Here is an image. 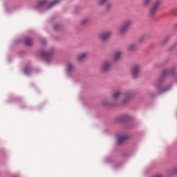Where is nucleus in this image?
Segmentation results:
<instances>
[{
    "mask_svg": "<svg viewBox=\"0 0 177 177\" xmlns=\"http://www.w3.org/2000/svg\"><path fill=\"white\" fill-rule=\"evenodd\" d=\"M120 97H125L121 102L120 104H127L132 97H133V93L131 91L124 92L121 90H118L114 92L112 95V104H117Z\"/></svg>",
    "mask_w": 177,
    "mask_h": 177,
    "instance_id": "1",
    "label": "nucleus"
},
{
    "mask_svg": "<svg viewBox=\"0 0 177 177\" xmlns=\"http://www.w3.org/2000/svg\"><path fill=\"white\" fill-rule=\"evenodd\" d=\"M175 71H176V68L175 66L165 69L162 72L161 78H165V77L174 75V74H175Z\"/></svg>",
    "mask_w": 177,
    "mask_h": 177,
    "instance_id": "2",
    "label": "nucleus"
},
{
    "mask_svg": "<svg viewBox=\"0 0 177 177\" xmlns=\"http://www.w3.org/2000/svg\"><path fill=\"white\" fill-rule=\"evenodd\" d=\"M111 67V62L109 61H104L100 66V70L102 73H106L110 70Z\"/></svg>",
    "mask_w": 177,
    "mask_h": 177,
    "instance_id": "3",
    "label": "nucleus"
},
{
    "mask_svg": "<svg viewBox=\"0 0 177 177\" xmlns=\"http://www.w3.org/2000/svg\"><path fill=\"white\" fill-rule=\"evenodd\" d=\"M140 66L135 65L131 70L132 78H138L140 74Z\"/></svg>",
    "mask_w": 177,
    "mask_h": 177,
    "instance_id": "4",
    "label": "nucleus"
},
{
    "mask_svg": "<svg viewBox=\"0 0 177 177\" xmlns=\"http://www.w3.org/2000/svg\"><path fill=\"white\" fill-rule=\"evenodd\" d=\"M111 37V32L110 31L102 32L99 35V38L101 41H106Z\"/></svg>",
    "mask_w": 177,
    "mask_h": 177,
    "instance_id": "5",
    "label": "nucleus"
},
{
    "mask_svg": "<svg viewBox=\"0 0 177 177\" xmlns=\"http://www.w3.org/2000/svg\"><path fill=\"white\" fill-rule=\"evenodd\" d=\"M121 55H122V53L121 51H115L113 57L114 62H118V60H120V59H121Z\"/></svg>",
    "mask_w": 177,
    "mask_h": 177,
    "instance_id": "6",
    "label": "nucleus"
},
{
    "mask_svg": "<svg viewBox=\"0 0 177 177\" xmlns=\"http://www.w3.org/2000/svg\"><path fill=\"white\" fill-rule=\"evenodd\" d=\"M88 55L86 52L82 53L77 56V59L79 62H82V60H85L88 57Z\"/></svg>",
    "mask_w": 177,
    "mask_h": 177,
    "instance_id": "7",
    "label": "nucleus"
},
{
    "mask_svg": "<svg viewBox=\"0 0 177 177\" xmlns=\"http://www.w3.org/2000/svg\"><path fill=\"white\" fill-rule=\"evenodd\" d=\"M129 138L128 136H120L118 138V144L121 145L124 143Z\"/></svg>",
    "mask_w": 177,
    "mask_h": 177,
    "instance_id": "8",
    "label": "nucleus"
},
{
    "mask_svg": "<svg viewBox=\"0 0 177 177\" xmlns=\"http://www.w3.org/2000/svg\"><path fill=\"white\" fill-rule=\"evenodd\" d=\"M157 12H158V10L154 7H152L149 10V16L153 17V16H156V15H157Z\"/></svg>",
    "mask_w": 177,
    "mask_h": 177,
    "instance_id": "9",
    "label": "nucleus"
},
{
    "mask_svg": "<svg viewBox=\"0 0 177 177\" xmlns=\"http://www.w3.org/2000/svg\"><path fill=\"white\" fill-rule=\"evenodd\" d=\"M124 27H126V28L129 30V27H131V26H132V21H131V19H127L126 21H124L122 24Z\"/></svg>",
    "mask_w": 177,
    "mask_h": 177,
    "instance_id": "10",
    "label": "nucleus"
},
{
    "mask_svg": "<svg viewBox=\"0 0 177 177\" xmlns=\"http://www.w3.org/2000/svg\"><path fill=\"white\" fill-rule=\"evenodd\" d=\"M53 55V51L46 53L45 51L41 52V55L44 59H49V57H51Z\"/></svg>",
    "mask_w": 177,
    "mask_h": 177,
    "instance_id": "11",
    "label": "nucleus"
},
{
    "mask_svg": "<svg viewBox=\"0 0 177 177\" xmlns=\"http://www.w3.org/2000/svg\"><path fill=\"white\" fill-rule=\"evenodd\" d=\"M66 70L67 71H68V73H70L71 71H74V70H75V68L74 67V65H73V64L68 63L66 64Z\"/></svg>",
    "mask_w": 177,
    "mask_h": 177,
    "instance_id": "12",
    "label": "nucleus"
},
{
    "mask_svg": "<svg viewBox=\"0 0 177 177\" xmlns=\"http://www.w3.org/2000/svg\"><path fill=\"white\" fill-rule=\"evenodd\" d=\"M129 29H127V28H126L125 26H124V25H122L120 28L118 29V32L120 34H125V32H127V31H128Z\"/></svg>",
    "mask_w": 177,
    "mask_h": 177,
    "instance_id": "13",
    "label": "nucleus"
},
{
    "mask_svg": "<svg viewBox=\"0 0 177 177\" xmlns=\"http://www.w3.org/2000/svg\"><path fill=\"white\" fill-rule=\"evenodd\" d=\"M46 2H47L46 0H39L37 2V8H42L44 5H46Z\"/></svg>",
    "mask_w": 177,
    "mask_h": 177,
    "instance_id": "14",
    "label": "nucleus"
},
{
    "mask_svg": "<svg viewBox=\"0 0 177 177\" xmlns=\"http://www.w3.org/2000/svg\"><path fill=\"white\" fill-rule=\"evenodd\" d=\"M160 5H161V0H156L154 2L152 7L155 8V9L158 10V8H160Z\"/></svg>",
    "mask_w": 177,
    "mask_h": 177,
    "instance_id": "15",
    "label": "nucleus"
},
{
    "mask_svg": "<svg viewBox=\"0 0 177 177\" xmlns=\"http://www.w3.org/2000/svg\"><path fill=\"white\" fill-rule=\"evenodd\" d=\"M25 44L26 45H27V46H31V44H32V39L27 37L25 39Z\"/></svg>",
    "mask_w": 177,
    "mask_h": 177,
    "instance_id": "16",
    "label": "nucleus"
},
{
    "mask_svg": "<svg viewBox=\"0 0 177 177\" xmlns=\"http://www.w3.org/2000/svg\"><path fill=\"white\" fill-rule=\"evenodd\" d=\"M59 0H54L48 6V9H50V8H53V6H56L57 3H59Z\"/></svg>",
    "mask_w": 177,
    "mask_h": 177,
    "instance_id": "17",
    "label": "nucleus"
},
{
    "mask_svg": "<svg viewBox=\"0 0 177 177\" xmlns=\"http://www.w3.org/2000/svg\"><path fill=\"white\" fill-rule=\"evenodd\" d=\"M128 49L129 50H135V49H136V44H130L128 46Z\"/></svg>",
    "mask_w": 177,
    "mask_h": 177,
    "instance_id": "18",
    "label": "nucleus"
},
{
    "mask_svg": "<svg viewBox=\"0 0 177 177\" xmlns=\"http://www.w3.org/2000/svg\"><path fill=\"white\" fill-rule=\"evenodd\" d=\"M151 3V0H144L143 1V5L144 6H149Z\"/></svg>",
    "mask_w": 177,
    "mask_h": 177,
    "instance_id": "19",
    "label": "nucleus"
},
{
    "mask_svg": "<svg viewBox=\"0 0 177 177\" xmlns=\"http://www.w3.org/2000/svg\"><path fill=\"white\" fill-rule=\"evenodd\" d=\"M107 1L109 0H99L98 1V5L100 6H102V5H104V3H106V2H107Z\"/></svg>",
    "mask_w": 177,
    "mask_h": 177,
    "instance_id": "20",
    "label": "nucleus"
},
{
    "mask_svg": "<svg viewBox=\"0 0 177 177\" xmlns=\"http://www.w3.org/2000/svg\"><path fill=\"white\" fill-rule=\"evenodd\" d=\"M111 8H113V4H111V3H106V10H110V9H111Z\"/></svg>",
    "mask_w": 177,
    "mask_h": 177,
    "instance_id": "21",
    "label": "nucleus"
},
{
    "mask_svg": "<svg viewBox=\"0 0 177 177\" xmlns=\"http://www.w3.org/2000/svg\"><path fill=\"white\" fill-rule=\"evenodd\" d=\"M88 22H89V19L88 18H84L81 21L82 24H86Z\"/></svg>",
    "mask_w": 177,
    "mask_h": 177,
    "instance_id": "22",
    "label": "nucleus"
},
{
    "mask_svg": "<svg viewBox=\"0 0 177 177\" xmlns=\"http://www.w3.org/2000/svg\"><path fill=\"white\" fill-rule=\"evenodd\" d=\"M169 39H171V36H166L163 40V42L165 44L166 42H168Z\"/></svg>",
    "mask_w": 177,
    "mask_h": 177,
    "instance_id": "23",
    "label": "nucleus"
},
{
    "mask_svg": "<svg viewBox=\"0 0 177 177\" xmlns=\"http://www.w3.org/2000/svg\"><path fill=\"white\" fill-rule=\"evenodd\" d=\"M169 89H171V86H169V87H167V88H164L163 90H162V91H160V93H164V92H167V91H169Z\"/></svg>",
    "mask_w": 177,
    "mask_h": 177,
    "instance_id": "24",
    "label": "nucleus"
},
{
    "mask_svg": "<svg viewBox=\"0 0 177 177\" xmlns=\"http://www.w3.org/2000/svg\"><path fill=\"white\" fill-rule=\"evenodd\" d=\"M171 174H177V168H174L171 170Z\"/></svg>",
    "mask_w": 177,
    "mask_h": 177,
    "instance_id": "25",
    "label": "nucleus"
},
{
    "mask_svg": "<svg viewBox=\"0 0 177 177\" xmlns=\"http://www.w3.org/2000/svg\"><path fill=\"white\" fill-rule=\"evenodd\" d=\"M29 71H30V68H25V70H24L25 74H28Z\"/></svg>",
    "mask_w": 177,
    "mask_h": 177,
    "instance_id": "26",
    "label": "nucleus"
},
{
    "mask_svg": "<svg viewBox=\"0 0 177 177\" xmlns=\"http://www.w3.org/2000/svg\"><path fill=\"white\" fill-rule=\"evenodd\" d=\"M57 27H59V25H55V30H57Z\"/></svg>",
    "mask_w": 177,
    "mask_h": 177,
    "instance_id": "27",
    "label": "nucleus"
},
{
    "mask_svg": "<svg viewBox=\"0 0 177 177\" xmlns=\"http://www.w3.org/2000/svg\"><path fill=\"white\" fill-rule=\"evenodd\" d=\"M175 28H177V23L174 25Z\"/></svg>",
    "mask_w": 177,
    "mask_h": 177,
    "instance_id": "28",
    "label": "nucleus"
}]
</instances>
